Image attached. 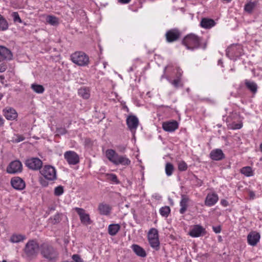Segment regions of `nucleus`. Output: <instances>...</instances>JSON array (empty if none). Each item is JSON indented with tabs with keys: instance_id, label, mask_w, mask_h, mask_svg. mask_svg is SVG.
<instances>
[{
	"instance_id": "15",
	"label": "nucleus",
	"mask_w": 262,
	"mask_h": 262,
	"mask_svg": "<svg viewBox=\"0 0 262 262\" xmlns=\"http://www.w3.org/2000/svg\"><path fill=\"white\" fill-rule=\"evenodd\" d=\"M205 229L199 225H194L193 228L189 231V234L193 237H197L202 236L205 233Z\"/></svg>"
},
{
	"instance_id": "9",
	"label": "nucleus",
	"mask_w": 262,
	"mask_h": 262,
	"mask_svg": "<svg viewBox=\"0 0 262 262\" xmlns=\"http://www.w3.org/2000/svg\"><path fill=\"white\" fill-rule=\"evenodd\" d=\"M64 158L69 165H76L79 163V157L75 151L69 150L64 152Z\"/></svg>"
},
{
	"instance_id": "23",
	"label": "nucleus",
	"mask_w": 262,
	"mask_h": 262,
	"mask_svg": "<svg viewBox=\"0 0 262 262\" xmlns=\"http://www.w3.org/2000/svg\"><path fill=\"white\" fill-rule=\"evenodd\" d=\"M131 248L137 256L141 257H145L146 256V251L139 245L133 244L132 245Z\"/></svg>"
},
{
	"instance_id": "51",
	"label": "nucleus",
	"mask_w": 262,
	"mask_h": 262,
	"mask_svg": "<svg viewBox=\"0 0 262 262\" xmlns=\"http://www.w3.org/2000/svg\"><path fill=\"white\" fill-rule=\"evenodd\" d=\"M25 137L21 135H18L17 136V139H15L16 142H19L20 141H23L25 140Z\"/></svg>"
},
{
	"instance_id": "20",
	"label": "nucleus",
	"mask_w": 262,
	"mask_h": 262,
	"mask_svg": "<svg viewBox=\"0 0 262 262\" xmlns=\"http://www.w3.org/2000/svg\"><path fill=\"white\" fill-rule=\"evenodd\" d=\"M219 200L218 195L214 193H208L205 200V204L207 206L214 205Z\"/></svg>"
},
{
	"instance_id": "31",
	"label": "nucleus",
	"mask_w": 262,
	"mask_h": 262,
	"mask_svg": "<svg viewBox=\"0 0 262 262\" xmlns=\"http://www.w3.org/2000/svg\"><path fill=\"white\" fill-rule=\"evenodd\" d=\"M120 226L119 224H111L108 226V233L112 235H115L120 230Z\"/></svg>"
},
{
	"instance_id": "4",
	"label": "nucleus",
	"mask_w": 262,
	"mask_h": 262,
	"mask_svg": "<svg viewBox=\"0 0 262 262\" xmlns=\"http://www.w3.org/2000/svg\"><path fill=\"white\" fill-rule=\"evenodd\" d=\"M39 249L40 246L35 240H29L24 247L23 256L27 260H31L37 257Z\"/></svg>"
},
{
	"instance_id": "57",
	"label": "nucleus",
	"mask_w": 262,
	"mask_h": 262,
	"mask_svg": "<svg viewBox=\"0 0 262 262\" xmlns=\"http://www.w3.org/2000/svg\"><path fill=\"white\" fill-rule=\"evenodd\" d=\"M218 64H223V62H222V60H221V59L219 60V61H218Z\"/></svg>"
},
{
	"instance_id": "2",
	"label": "nucleus",
	"mask_w": 262,
	"mask_h": 262,
	"mask_svg": "<svg viewBox=\"0 0 262 262\" xmlns=\"http://www.w3.org/2000/svg\"><path fill=\"white\" fill-rule=\"evenodd\" d=\"M40 252L42 257L48 262H55L59 258L57 250L47 243H43L40 245Z\"/></svg>"
},
{
	"instance_id": "36",
	"label": "nucleus",
	"mask_w": 262,
	"mask_h": 262,
	"mask_svg": "<svg viewBox=\"0 0 262 262\" xmlns=\"http://www.w3.org/2000/svg\"><path fill=\"white\" fill-rule=\"evenodd\" d=\"M241 172L246 177H251L253 174L252 168L250 166L243 167L241 169Z\"/></svg>"
},
{
	"instance_id": "1",
	"label": "nucleus",
	"mask_w": 262,
	"mask_h": 262,
	"mask_svg": "<svg viewBox=\"0 0 262 262\" xmlns=\"http://www.w3.org/2000/svg\"><path fill=\"white\" fill-rule=\"evenodd\" d=\"M182 44L185 46L187 50L191 51L199 48L205 50L207 48V41L194 34L190 33L183 38Z\"/></svg>"
},
{
	"instance_id": "26",
	"label": "nucleus",
	"mask_w": 262,
	"mask_h": 262,
	"mask_svg": "<svg viewBox=\"0 0 262 262\" xmlns=\"http://www.w3.org/2000/svg\"><path fill=\"white\" fill-rule=\"evenodd\" d=\"M78 94L83 99H88L90 97V90L88 88L83 86L78 89Z\"/></svg>"
},
{
	"instance_id": "27",
	"label": "nucleus",
	"mask_w": 262,
	"mask_h": 262,
	"mask_svg": "<svg viewBox=\"0 0 262 262\" xmlns=\"http://www.w3.org/2000/svg\"><path fill=\"white\" fill-rule=\"evenodd\" d=\"M167 68V66L164 68V71H163L164 74L162 76L161 78H166L171 83V84H172L176 88H178L179 86H182L183 84L182 83L181 79L176 78V79H174V80H171L167 76H165V74L166 73Z\"/></svg>"
},
{
	"instance_id": "29",
	"label": "nucleus",
	"mask_w": 262,
	"mask_h": 262,
	"mask_svg": "<svg viewBox=\"0 0 262 262\" xmlns=\"http://www.w3.org/2000/svg\"><path fill=\"white\" fill-rule=\"evenodd\" d=\"M257 5V2H251L249 1L244 6V10L245 12L249 14H251L253 12V10L256 7Z\"/></svg>"
},
{
	"instance_id": "12",
	"label": "nucleus",
	"mask_w": 262,
	"mask_h": 262,
	"mask_svg": "<svg viewBox=\"0 0 262 262\" xmlns=\"http://www.w3.org/2000/svg\"><path fill=\"white\" fill-rule=\"evenodd\" d=\"M75 210L79 216L80 221L84 225H90L92 223L90 215L85 213V211L81 208L76 207Z\"/></svg>"
},
{
	"instance_id": "6",
	"label": "nucleus",
	"mask_w": 262,
	"mask_h": 262,
	"mask_svg": "<svg viewBox=\"0 0 262 262\" xmlns=\"http://www.w3.org/2000/svg\"><path fill=\"white\" fill-rule=\"evenodd\" d=\"M40 173L47 180L54 181L57 179L56 169L51 165H46L42 167Z\"/></svg>"
},
{
	"instance_id": "21",
	"label": "nucleus",
	"mask_w": 262,
	"mask_h": 262,
	"mask_svg": "<svg viewBox=\"0 0 262 262\" xmlns=\"http://www.w3.org/2000/svg\"><path fill=\"white\" fill-rule=\"evenodd\" d=\"M260 239V234L256 232L250 233L247 236L248 244L251 246H255L259 242Z\"/></svg>"
},
{
	"instance_id": "34",
	"label": "nucleus",
	"mask_w": 262,
	"mask_h": 262,
	"mask_svg": "<svg viewBox=\"0 0 262 262\" xmlns=\"http://www.w3.org/2000/svg\"><path fill=\"white\" fill-rule=\"evenodd\" d=\"M31 88L34 92L38 94H42L45 91V88L42 85L36 83L32 84Z\"/></svg>"
},
{
	"instance_id": "49",
	"label": "nucleus",
	"mask_w": 262,
	"mask_h": 262,
	"mask_svg": "<svg viewBox=\"0 0 262 262\" xmlns=\"http://www.w3.org/2000/svg\"><path fill=\"white\" fill-rule=\"evenodd\" d=\"M39 182L40 184L43 187H46L48 185V182L42 178L39 179Z\"/></svg>"
},
{
	"instance_id": "42",
	"label": "nucleus",
	"mask_w": 262,
	"mask_h": 262,
	"mask_svg": "<svg viewBox=\"0 0 262 262\" xmlns=\"http://www.w3.org/2000/svg\"><path fill=\"white\" fill-rule=\"evenodd\" d=\"M187 164L183 161L180 162L178 164V169L180 171H185L187 170Z\"/></svg>"
},
{
	"instance_id": "61",
	"label": "nucleus",
	"mask_w": 262,
	"mask_h": 262,
	"mask_svg": "<svg viewBox=\"0 0 262 262\" xmlns=\"http://www.w3.org/2000/svg\"><path fill=\"white\" fill-rule=\"evenodd\" d=\"M253 195H254V193H253V192H251L250 193V196H253Z\"/></svg>"
},
{
	"instance_id": "46",
	"label": "nucleus",
	"mask_w": 262,
	"mask_h": 262,
	"mask_svg": "<svg viewBox=\"0 0 262 262\" xmlns=\"http://www.w3.org/2000/svg\"><path fill=\"white\" fill-rule=\"evenodd\" d=\"M72 259H73L74 262H83L82 259L78 254H74L72 256Z\"/></svg>"
},
{
	"instance_id": "35",
	"label": "nucleus",
	"mask_w": 262,
	"mask_h": 262,
	"mask_svg": "<svg viewBox=\"0 0 262 262\" xmlns=\"http://www.w3.org/2000/svg\"><path fill=\"white\" fill-rule=\"evenodd\" d=\"M150 246L156 250H158L160 248V242L158 238H152L148 239Z\"/></svg>"
},
{
	"instance_id": "32",
	"label": "nucleus",
	"mask_w": 262,
	"mask_h": 262,
	"mask_svg": "<svg viewBox=\"0 0 262 262\" xmlns=\"http://www.w3.org/2000/svg\"><path fill=\"white\" fill-rule=\"evenodd\" d=\"M9 25L7 20L0 14V31H4L8 29Z\"/></svg>"
},
{
	"instance_id": "60",
	"label": "nucleus",
	"mask_w": 262,
	"mask_h": 262,
	"mask_svg": "<svg viewBox=\"0 0 262 262\" xmlns=\"http://www.w3.org/2000/svg\"><path fill=\"white\" fill-rule=\"evenodd\" d=\"M106 65H107V63L106 62H103V67L104 68H106Z\"/></svg>"
},
{
	"instance_id": "54",
	"label": "nucleus",
	"mask_w": 262,
	"mask_h": 262,
	"mask_svg": "<svg viewBox=\"0 0 262 262\" xmlns=\"http://www.w3.org/2000/svg\"><path fill=\"white\" fill-rule=\"evenodd\" d=\"M130 1L131 0H118L119 3L123 4H128L130 2Z\"/></svg>"
},
{
	"instance_id": "19",
	"label": "nucleus",
	"mask_w": 262,
	"mask_h": 262,
	"mask_svg": "<svg viewBox=\"0 0 262 262\" xmlns=\"http://www.w3.org/2000/svg\"><path fill=\"white\" fill-rule=\"evenodd\" d=\"M179 125L177 121L164 122L162 124L163 129L166 132H172L178 128Z\"/></svg>"
},
{
	"instance_id": "22",
	"label": "nucleus",
	"mask_w": 262,
	"mask_h": 262,
	"mask_svg": "<svg viewBox=\"0 0 262 262\" xmlns=\"http://www.w3.org/2000/svg\"><path fill=\"white\" fill-rule=\"evenodd\" d=\"M0 56L3 59L11 60L13 55L9 49L4 46H0Z\"/></svg>"
},
{
	"instance_id": "39",
	"label": "nucleus",
	"mask_w": 262,
	"mask_h": 262,
	"mask_svg": "<svg viewBox=\"0 0 262 262\" xmlns=\"http://www.w3.org/2000/svg\"><path fill=\"white\" fill-rule=\"evenodd\" d=\"M107 177V179L109 181H112L114 183L116 184H118L120 183L119 180L118 179L117 176L114 173H107L106 174Z\"/></svg>"
},
{
	"instance_id": "44",
	"label": "nucleus",
	"mask_w": 262,
	"mask_h": 262,
	"mask_svg": "<svg viewBox=\"0 0 262 262\" xmlns=\"http://www.w3.org/2000/svg\"><path fill=\"white\" fill-rule=\"evenodd\" d=\"M12 16L13 17V20L14 22H18L19 23H21L22 20L20 18L18 13L16 12H14L12 13Z\"/></svg>"
},
{
	"instance_id": "48",
	"label": "nucleus",
	"mask_w": 262,
	"mask_h": 262,
	"mask_svg": "<svg viewBox=\"0 0 262 262\" xmlns=\"http://www.w3.org/2000/svg\"><path fill=\"white\" fill-rule=\"evenodd\" d=\"M212 229L213 231L216 233H219L221 231V227L220 226H213Z\"/></svg>"
},
{
	"instance_id": "5",
	"label": "nucleus",
	"mask_w": 262,
	"mask_h": 262,
	"mask_svg": "<svg viewBox=\"0 0 262 262\" xmlns=\"http://www.w3.org/2000/svg\"><path fill=\"white\" fill-rule=\"evenodd\" d=\"M70 59L73 63L81 67L86 66L89 63V56L82 51H76L72 54Z\"/></svg>"
},
{
	"instance_id": "37",
	"label": "nucleus",
	"mask_w": 262,
	"mask_h": 262,
	"mask_svg": "<svg viewBox=\"0 0 262 262\" xmlns=\"http://www.w3.org/2000/svg\"><path fill=\"white\" fill-rule=\"evenodd\" d=\"M46 20L49 24L53 26L57 25L59 23L58 18L52 15L48 16Z\"/></svg>"
},
{
	"instance_id": "18",
	"label": "nucleus",
	"mask_w": 262,
	"mask_h": 262,
	"mask_svg": "<svg viewBox=\"0 0 262 262\" xmlns=\"http://www.w3.org/2000/svg\"><path fill=\"white\" fill-rule=\"evenodd\" d=\"M4 115L9 120H13L17 117L16 111L10 107H7L3 110Z\"/></svg>"
},
{
	"instance_id": "40",
	"label": "nucleus",
	"mask_w": 262,
	"mask_h": 262,
	"mask_svg": "<svg viewBox=\"0 0 262 262\" xmlns=\"http://www.w3.org/2000/svg\"><path fill=\"white\" fill-rule=\"evenodd\" d=\"M159 234L157 229L155 228H151L149 230L148 233V239L152 238H158Z\"/></svg>"
},
{
	"instance_id": "47",
	"label": "nucleus",
	"mask_w": 262,
	"mask_h": 262,
	"mask_svg": "<svg viewBox=\"0 0 262 262\" xmlns=\"http://www.w3.org/2000/svg\"><path fill=\"white\" fill-rule=\"evenodd\" d=\"M7 69V63L5 62H0V73L4 72Z\"/></svg>"
},
{
	"instance_id": "28",
	"label": "nucleus",
	"mask_w": 262,
	"mask_h": 262,
	"mask_svg": "<svg viewBox=\"0 0 262 262\" xmlns=\"http://www.w3.org/2000/svg\"><path fill=\"white\" fill-rule=\"evenodd\" d=\"M98 210L100 214L107 215L111 212V208L108 205L101 203L99 205Z\"/></svg>"
},
{
	"instance_id": "45",
	"label": "nucleus",
	"mask_w": 262,
	"mask_h": 262,
	"mask_svg": "<svg viewBox=\"0 0 262 262\" xmlns=\"http://www.w3.org/2000/svg\"><path fill=\"white\" fill-rule=\"evenodd\" d=\"M56 133L57 135H63L66 134L67 133V129L64 127H59L56 129Z\"/></svg>"
},
{
	"instance_id": "43",
	"label": "nucleus",
	"mask_w": 262,
	"mask_h": 262,
	"mask_svg": "<svg viewBox=\"0 0 262 262\" xmlns=\"http://www.w3.org/2000/svg\"><path fill=\"white\" fill-rule=\"evenodd\" d=\"M63 193V188L61 186L56 187L54 189V194L56 196H60Z\"/></svg>"
},
{
	"instance_id": "38",
	"label": "nucleus",
	"mask_w": 262,
	"mask_h": 262,
	"mask_svg": "<svg viewBox=\"0 0 262 262\" xmlns=\"http://www.w3.org/2000/svg\"><path fill=\"white\" fill-rule=\"evenodd\" d=\"M174 166L171 163L168 162L165 165V172L167 176H170L173 173Z\"/></svg>"
},
{
	"instance_id": "16",
	"label": "nucleus",
	"mask_w": 262,
	"mask_h": 262,
	"mask_svg": "<svg viewBox=\"0 0 262 262\" xmlns=\"http://www.w3.org/2000/svg\"><path fill=\"white\" fill-rule=\"evenodd\" d=\"M209 157L214 161H220L225 158L222 149L217 148L213 149L209 154Z\"/></svg>"
},
{
	"instance_id": "14",
	"label": "nucleus",
	"mask_w": 262,
	"mask_h": 262,
	"mask_svg": "<svg viewBox=\"0 0 262 262\" xmlns=\"http://www.w3.org/2000/svg\"><path fill=\"white\" fill-rule=\"evenodd\" d=\"M181 199L180 202V209L179 212L180 214H184L187 210L188 207L189 203L190 202V199L187 195L181 194Z\"/></svg>"
},
{
	"instance_id": "55",
	"label": "nucleus",
	"mask_w": 262,
	"mask_h": 262,
	"mask_svg": "<svg viewBox=\"0 0 262 262\" xmlns=\"http://www.w3.org/2000/svg\"><path fill=\"white\" fill-rule=\"evenodd\" d=\"M4 124V120L3 118L0 116V126L3 125Z\"/></svg>"
},
{
	"instance_id": "62",
	"label": "nucleus",
	"mask_w": 262,
	"mask_h": 262,
	"mask_svg": "<svg viewBox=\"0 0 262 262\" xmlns=\"http://www.w3.org/2000/svg\"><path fill=\"white\" fill-rule=\"evenodd\" d=\"M2 262H7V261L5 260H3Z\"/></svg>"
},
{
	"instance_id": "59",
	"label": "nucleus",
	"mask_w": 262,
	"mask_h": 262,
	"mask_svg": "<svg viewBox=\"0 0 262 262\" xmlns=\"http://www.w3.org/2000/svg\"><path fill=\"white\" fill-rule=\"evenodd\" d=\"M259 148H260V151L262 152V143L260 144Z\"/></svg>"
},
{
	"instance_id": "11",
	"label": "nucleus",
	"mask_w": 262,
	"mask_h": 262,
	"mask_svg": "<svg viewBox=\"0 0 262 262\" xmlns=\"http://www.w3.org/2000/svg\"><path fill=\"white\" fill-rule=\"evenodd\" d=\"M240 47L232 46L226 50V54L230 59L235 60L241 56Z\"/></svg>"
},
{
	"instance_id": "3",
	"label": "nucleus",
	"mask_w": 262,
	"mask_h": 262,
	"mask_svg": "<svg viewBox=\"0 0 262 262\" xmlns=\"http://www.w3.org/2000/svg\"><path fill=\"white\" fill-rule=\"evenodd\" d=\"M105 156L107 159L114 165H122L128 166L131 161L126 156L119 155L115 150L108 149L105 151Z\"/></svg>"
},
{
	"instance_id": "33",
	"label": "nucleus",
	"mask_w": 262,
	"mask_h": 262,
	"mask_svg": "<svg viewBox=\"0 0 262 262\" xmlns=\"http://www.w3.org/2000/svg\"><path fill=\"white\" fill-rule=\"evenodd\" d=\"M61 215L62 214L60 213H57L53 216H52L49 218V222L51 224L53 225H55L59 223L61 220Z\"/></svg>"
},
{
	"instance_id": "56",
	"label": "nucleus",
	"mask_w": 262,
	"mask_h": 262,
	"mask_svg": "<svg viewBox=\"0 0 262 262\" xmlns=\"http://www.w3.org/2000/svg\"><path fill=\"white\" fill-rule=\"evenodd\" d=\"M55 210V208L54 207H50L49 208V211H54Z\"/></svg>"
},
{
	"instance_id": "30",
	"label": "nucleus",
	"mask_w": 262,
	"mask_h": 262,
	"mask_svg": "<svg viewBox=\"0 0 262 262\" xmlns=\"http://www.w3.org/2000/svg\"><path fill=\"white\" fill-rule=\"evenodd\" d=\"M26 238L25 235L20 234H13L10 238V241L12 243H18L23 242Z\"/></svg>"
},
{
	"instance_id": "17",
	"label": "nucleus",
	"mask_w": 262,
	"mask_h": 262,
	"mask_svg": "<svg viewBox=\"0 0 262 262\" xmlns=\"http://www.w3.org/2000/svg\"><path fill=\"white\" fill-rule=\"evenodd\" d=\"M126 124L130 130H136L139 124V120L135 116H129L126 119Z\"/></svg>"
},
{
	"instance_id": "25",
	"label": "nucleus",
	"mask_w": 262,
	"mask_h": 262,
	"mask_svg": "<svg viewBox=\"0 0 262 262\" xmlns=\"http://www.w3.org/2000/svg\"><path fill=\"white\" fill-rule=\"evenodd\" d=\"M215 24V23L213 19L206 18H202L200 23L201 26L205 29H210Z\"/></svg>"
},
{
	"instance_id": "13",
	"label": "nucleus",
	"mask_w": 262,
	"mask_h": 262,
	"mask_svg": "<svg viewBox=\"0 0 262 262\" xmlns=\"http://www.w3.org/2000/svg\"><path fill=\"white\" fill-rule=\"evenodd\" d=\"M11 185L13 188L18 190H22L26 187L25 181L18 177H14L11 179Z\"/></svg>"
},
{
	"instance_id": "41",
	"label": "nucleus",
	"mask_w": 262,
	"mask_h": 262,
	"mask_svg": "<svg viewBox=\"0 0 262 262\" xmlns=\"http://www.w3.org/2000/svg\"><path fill=\"white\" fill-rule=\"evenodd\" d=\"M159 211L162 216L167 217L170 213V209L168 206H164L161 208Z\"/></svg>"
},
{
	"instance_id": "52",
	"label": "nucleus",
	"mask_w": 262,
	"mask_h": 262,
	"mask_svg": "<svg viewBox=\"0 0 262 262\" xmlns=\"http://www.w3.org/2000/svg\"><path fill=\"white\" fill-rule=\"evenodd\" d=\"M221 204L225 207L227 206L229 204L228 201L226 200H222L221 201Z\"/></svg>"
},
{
	"instance_id": "8",
	"label": "nucleus",
	"mask_w": 262,
	"mask_h": 262,
	"mask_svg": "<svg viewBox=\"0 0 262 262\" xmlns=\"http://www.w3.org/2000/svg\"><path fill=\"white\" fill-rule=\"evenodd\" d=\"M181 36V32L177 28L170 29L165 34L166 41L169 43L178 40Z\"/></svg>"
},
{
	"instance_id": "10",
	"label": "nucleus",
	"mask_w": 262,
	"mask_h": 262,
	"mask_svg": "<svg viewBox=\"0 0 262 262\" xmlns=\"http://www.w3.org/2000/svg\"><path fill=\"white\" fill-rule=\"evenodd\" d=\"M23 165L19 160H14L9 163L7 167V172L8 173L14 174L22 171Z\"/></svg>"
},
{
	"instance_id": "7",
	"label": "nucleus",
	"mask_w": 262,
	"mask_h": 262,
	"mask_svg": "<svg viewBox=\"0 0 262 262\" xmlns=\"http://www.w3.org/2000/svg\"><path fill=\"white\" fill-rule=\"evenodd\" d=\"M25 164L30 169L38 170L42 167V162L38 158L33 157L26 160Z\"/></svg>"
},
{
	"instance_id": "50",
	"label": "nucleus",
	"mask_w": 262,
	"mask_h": 262,
	"mask_svg": "<svg viewBox=\"0 0 262 262\" xmlns=\"http://www.w3.org/2000/svg\"><path fill=\"white\" fill-rule=\"evenodd\" d=\"M182 73H183V72L182 71V70L180 69H178L177 70V74H176V78L181 79Z\"/></svg>"
},
{
	"instance_id": "24",
	"label": "nucleus",
	"mask_w": 262,
	"mask_h": 262,
	"mask_svg": "<svg viewBox=\"0 0 262 262\" xmlns=\"http://www.w3.org/2000/svg\"><path fill=\"white\" fill-rule=\"evenodd\" d=\"M245 84L247 89L253 94H255L257 93L258 86L255 82L246 79L245 80Z\"/></svg>"
},
{
	"instance_id": "53",
	"label": "nucleus",
	"mask_w": 262,
	"mask_h": 262,
	"mask_svg": "<svg viewBox=\"0 0 262 262\" xmlns=\"http://www.w3.org/2000/svg\"><path fill=\"white\" fill-rule=\"evenodd\" d=\"M242 127V124L239 123H236L234 125L233 128L234 129H240Z\"/></svg>"
},
{
	"instance_id": "58",
	"label": "nucleus",
	"mask_w": 262,
	"mask_h": 262,
	"mask_svg": "<svg viewBox=\"0 0 262 262\" xmlns=\"http://www.w3.org/2000/svg\"><path fill=\"white\" fill-rule=\"evenodd\" d=\"M3 97H4V94L0 93V100L3 98Z\"/></svg>"
}]
</instances>
